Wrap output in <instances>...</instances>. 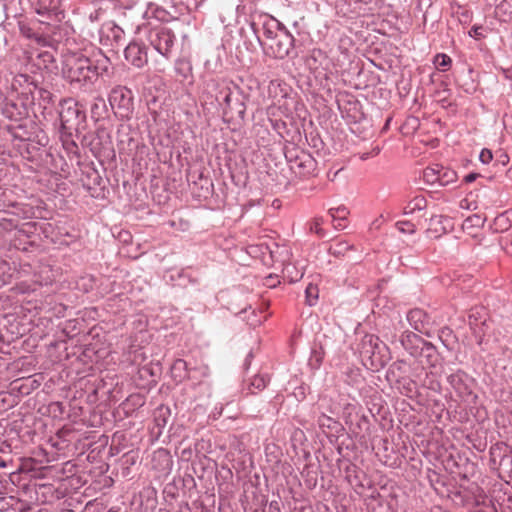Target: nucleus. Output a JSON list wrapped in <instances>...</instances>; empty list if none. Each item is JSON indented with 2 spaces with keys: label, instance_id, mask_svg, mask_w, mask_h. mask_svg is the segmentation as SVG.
<instances>
[{
  "label": "nucleus",
  "instance_id": "nucleus-15",
  "mask_svg": "<svg viewBox=\"0 0 512 512\" xmlns=\"http://www.w3.org/2000/svg\"><path fill=\"white\" fill-rule=\"evenodd\" d=\"M438 173H439V176H438L439 179H438L437 183H439L442 186L453 183L457 178V174L455 171L444 168V167H440V170Z\"/></svg>",
  "mask_w": 512,
  "mask_h": 512
},
{
  "label": "nucleus",
  "instance_id": "nucleus-27",
  "mask_svg": "<svg viewBox=\"0 0 512 512\" xmlns=\"http://www.w3.org/2000/svg\"><path fill=\"white\" fill-rule=\"evenodd\" d=\"M45 2L46 0H41V8L38 9L39 14L44 13L45 11H48L50 9L49 7L44 5Z\"/></svg>",
  "mask_w": 512,
  "mask_h": 512
},
{
  "label": "nucleus",
  "instance_id": "nucleus-19",
  "mask_svg": "<svg viewBox=\"0 0 512 512\" xmlns=\"http://www.w3.org/2000/svg\"><path fill=\"white\" fill-rule=\"evenodd\" d=\"M348 213L349 212H348L347 208L344 206L338 207V208H331L329 210V214L331 215V217L334 221L335 220L345 221Z\"/></svg>",
  "mask_w": 512,
  "mask_h": 512
},
{
  "label": "nucleus",
  "instance_id": "nucleus-6",
  "mask_svg": "<svg viewBox=\"0 0 512 512\" xmlns=\"http://www.w3.org/2000/svg\"><path fill=\"white\" fill-rule=\"evenodd\" d=\"M67 75L71 81H82L90 77L91 62L83 55H74L66 60Z\"/></svg>",
  "mask_w": 512,
  "mask_h": 512
},
{
  "label": "nucleus",
  "instance_id": "nucleus-17",
  "mask_svg": "<svg viewBox=\"0 0 512 512\" xmlns=\"http://www.w3.org/2000/svg\"><path fill=\"white\" fill-rule=\"evenodd\" d=\"M439 170H440V166L426 168L423 172V177H424L425 181H427L430 184L437 183V181L439 179V177H438Z\"/></svg>",
  "mask_w": 512,
  "mask_h": 512
},
{
  "label": "nucleus",
  "instance_id": "nucleus-12",
  "mask_svg": "<svg viewBox=\"0 0 512 512\" xmlns=\"http://www.w3.org/2000/svg\"><path fill=\"white\" fill-rule=\"evenodd\" d=\"M512 225V211H505L494 219L493 227L497 232L507 231Z\"/></svg>",
  "mask_w": 512,
  "mask_h": 512
},
{
  "label": "nucleus",
  "instance_id": "nucleus-11",
  "mask_svg": "<svg viewBox=\"0 0 512 512\" xmlns=\"http://www.w3.org/2000/svg\"><path fill=\"white\" fill-rule=\"evenodd\" d=\"M407 320L415 330L423 332L428 323V316L422 309H412L407 315Z\"/></svg>",
  "mask_w": 512,
  "mask_h": 512
},
{
  "label": "nucleus",
  "instance_id": "nucleus-1",
  "mask_svg": "<svg viewBox=\"0 0 512 512\" xmlns=\"http://www.w3.org/2000/svg\"><path fill=\"white\" fill-rule=\"evenodd\" d=\"M293 36L280 24H276V30L265 26L263 47L267 55L278 59H284L293 49Z\"/></svg>",
  "mask_w": 512,
  "mask_h": 512
},
{
  "label": "nucleus",
  "instance_id": "nucleus-34",
  "mask_svg": "<svg viewBox=\"0 0 512 512\" xmlns=\"http://www.w3.org/2000/svg\"><path fill=\"white\" fill-rule=\"evenodd\" d=\"M472 222V218H468L465 220L464 224H463V227L465 228L467 226L468 223H471Z\"/></svg>",
  "mask_w": 512,
  "mask_h": 512
},
{
  "label": "nucleus",
  "instance_id": "nucleus-21",
  "mask_svg": "<svg viewBox=\"0 0 512 512\" xmlns=\"http://www.w3.org/2000/svg\"><path fill=\"white\" fill-rule=\"evenodd\" d=\"M434 63L438 69L445 70L451 64V58L446 54H437Z\"/></svg>",
  "mask_w": 512,
  "mask_h": 512
},
{
  "label": "nucleus",
  "instance_id": "nucleus-14",
  "mask_svg": "<svg viewBox=\"0 0 512 512\" xmlns=\"http://www.w3.org/2000/svg\"><path fill=\"white\" fill-rule=\"evenodd\" d=\"M268 381L269 379L264 375H255L251 379L248 389L252 394H255L258 391H262L266 387Z\"/></svg>",
  "mask_w": 512,
  "mask_h": 512
},
{
  "label": "nucleus",
  "instance_id": "nucleus-8",
  "mask_svg": "<svg viewBox=\"0 0 512 512\" xmlns=\"http://www.w3.org/2000/svg\"><path fill=\"white\" fill-rule=\"evenodd\" d=\"M290 167L291 170L300 177H307L312 175L316 170V161L311 155L301 152L291 160Z\"/></svg>",
  "mask_w": 512,
  "mask_h": 512
},
{
  "label": "nucleus",
  "instance_id": "nucleus-5",
  "mask_svg": "<svg viewBox=\"0 0 512 512\" xmlns=\"http://www.w3.org/2000/svg\"><path fill=\"white\" fill-rule=\"evenodd\" d=\"M151 45L163 56L168 57L174 45L175 35L167 27H159L150 31Z\"/></svg>",
  "mask_w": 512,
  "mask_h": 512
},
{
  "label": "nucleus",
  "instance_id": "nucleus-25",
  "mask_svg": "<svg viewBox=\"0 0 512 512\" xmlns=\"http://www.w3.org/2000/svg\"><path fill=\"white\" fill-rule=\"evenodd\" d=\"M384 222H385L384 216L380 215L377 219H375L372 222L371 227L375 228V229H379Z\"/></svg>",
  "mask_w": 512,
  "mask_h": 512
},
{
  "label": "nucleus",
  "instance_id": "nucleus-18",
  "mask_svg": "<svg viewBox=\"0 0 512 512\" xmlns=\"http://www.w3.org/2000/svg\"><path fill=\"white\" fill-rule=\"evenodd\" d=\"M395 226L402 234H413L416 231V225L409 221H398Z\"/></svg>",
  "mask_w": 512,
  "mask_h": 512
},
{
  "label": "nucleus",
  "instance_id": "nucleus-3",
  "mask_svg": "<svg viewBox=\"0 0 512 512\" xmlns=\"http://www.w3.org/2000/svg\"><path fill=\"white\" fill-rule=\"evenodd\" d=\"M111 107L122 119H128L133 112V93L130 89L118 86L115 87L109 97Z\"/></svg>",
  "mask_w": 512,
  "mask_h": 512
},
{
  "label": "nucleus",
  "instance_id": "nucleus-10",
  "mask_svg": "<svg viewBox=\"0 0 512 512\" xmlns=\"http://www.w3.org/2000/svg\"><path fill=\"white\" fill-rule=\"evenodd\" d=\"M449 382L461 400L467 401L470 397H472V390L464 382L461 374L457 373L451 375L449 377Z\"/></svg>",
  "mask_w": 512,
  "mask_h": 512
},
{
  "label": "nucleus",
  "instance_id": "nucleus-28",
  "mask_svg": "<svg viewBox=\"0 0 512 512\" xmlns=\"http://www.w3.org/2000/svg\"><path fill=\"white\" fill-rule=\"evenodd\" d=\"M279 87H280L279 83L271 82L270 85H269V92H272L273 90H276Z\"/></svg>",
  "mask_w": 512,
  "mask_h": 512
},
{
  "label": "nucleus",
  "instance_id": "nucleus-13",
  "mask_svg": "<svg viewBox=\"0 0 512 512\" xmlns=\"http://www.w3.org/2000/svg\"><path fill=\"white\" fill-rule=\"evenodd\" d=\"M427 206V201L424 196H415L404 208L405 214H413L415 211H421Z\"/></svg>",
  "mask_w": 512,
  "mask_h": 512
},
{
  "label": "nucleus",
  "instance_id": "nucleus-32",
  "mask_svg": "<svg viewBox=\"0 0 512 512\" xmlns=\"http://www.w3.org/2000/svg\"><path fill=\"white\" fill-rule=\"evenodd\" d=\"M478 30H479V28H476V27H475V28H473V29L471 30V32H470V35H471V36H477V35H479Z\"/></svg>",
  "mask_w": 512,
  "mask_h": 512
},
{
  "label": "nucleus",
  "instance_id": "nucleus-30",
  "mask_svg": "<svg viewBox=\"0 0 512 512\" xmlns=\"http://www.w3.org/2000/svg\"><path fill=\"white\" fill-rule=\"evenodd\" d=\"M302 276H303V273H302V272L297 271V272H296V275H295V276H291V279H290V280H291V281H297L298 279L302 278Z\"/></svg>",
  "mask_w": 512,
  "mask_h": 512
},
{
  "label": "nucleus",
  "instance_id": "nucleus-7",
  "mask_svg": "<svg viewBox=\"0 0 512 512\" xmlns=\"http://www.w3.org/2000/svg\"><path fill=\"white\" fill-rule=\"evenodd\" d=\"M453 227L454 223L452 218L444 215H434L429 220L426 233L428 237L437 239L451 231Z\"/></svg>",
  "mask_w": 512,
  "mask_h": 512
},
{
  "label": "nucleus",
  "instance_id": "nucleus-22",
  "mask_svg": "<svg viewBox=\"0 0 512 512\" xmlns=\"http://www.w3.org/2000/svg\"><path fill=\"white\" fill-rule=\"evenodd\" d=\"M500 244L506 253L512 256V230L500 238Z\"/></svg>",
  "mask_w": 512,
  "mask_h": 512
},
{
  "label": "nucleus",
  "instance_id": "nucleus-16",
  "mask_svg": "<svg viewBox=\"0 0 512 512\" xmlns=\"http://www.w3.org/2000/svg\"><path fill=\"white\" fill-rule=\"evenodd\" d=\"M306 295V302L308 305L313 306L315 305L316 301L318 300L319 295V289L316 285L310 283L305 290Z\"/></svg>",
  "mask_w": 512,
  "mask_h": 512
},
{
  "label": "nucleus",
  "instance_id": "nucleus-29",
  "mask_svg": "<svg viewBox=\"0 0 512 512\" xmlns=\"http://www.w3.org/2000/svg\"><path fill=\"white\" fill-rule=\"evenodd\" d=\"M185 366V362L183 360H177L174 365H173V369L177 368V367H184Z\"/></svg>",
  "mask_w": 512,
  "mask_h": 512
},
{
  "label": "nucleus",
  "instance_id": "nucleus-31",
  "mask_svg": "<svg viewBox=\"0 0 512 512\" xmlns=\"http://www.w3.org/2000/svg\"><path fill=\"white\" fill-rule=\"evenodd\" d=\"M337 221H338V223H337V224H335V227H336V228H338V229H343V228H345V224H344V223H342L343 221H339V220H337Z\"/></svg>",
  "mask_w": 512,
  "mask_h": 512
},
{
  "label": "nucleus",
  "instance_id": "nucleus-20",
  "mask_svg": "<svg viewBox=\"0 0 512 512\" xmlns=\"http://www.w3.org/2000/svg\"><path fill=\"white\" fill-rule=\"evenodd\" d=\"M350 249L348 243L338 241L330 246L329 250L333 255H341Z\"/></svg>",
  "mask_w": 512,
  "mask_h": 512
},
{
  "label": "nucleus",
  "instance_id": "nucleus-9",
  "mask_svg": "<svg viewBox=\"0 0 512 512\" xmlns=\"http://www.w3.org/2000/svg\"><path fill=\"white\" fill-rule=\"evenodd\" d=\"M125 58L128 62L137 68L144 67L148 62L147 49L138 43H130L125 51Z\"/></svg>",
  "mask_w": 512,
  "mask_h": 512
},
{
  "label": "nucleus",
  "instance_id": "nucleus-36",
  "mask_svg": "<svg viewBox=\"0 0 512 512\" xmlns=\"http://www.w3.org/2000/svg\"><path fill=\"white\" fill-rule=\"evenodd\" d=\"M225 100L228 102L229 101V95L226 96Z\"/></svg>",
  "mask_w": 512,
  "mask_h": 512
},
{
  "label": "nucleus",
  "instance_id": "nucleus-33",
  "mask_svg": "<svg viewBox=\"0 0 512 512\" xmlns=\"http://www.w3.org/2000/svg\"><path fill=\"white\" fill-rule=\"evenodd\" d=\"M158 455L160 457L163 456V457H165L168 460V453L167 452H165V451H158Z\"/></svg>",
  "mask_w": 512,
  "mask_h": 512
},
{
  "label": "nucleus",
  "instance_id": "nucleus-2",
  "mask_svg": "<svg viewBox=\"0 0 512 512\" xmlns=\"http://www.w3.org/2000/svg\"><path fill=\"white\" fill-rule=\"evenodd\" d=\"M361 357L364 365L378 371L389 361L388 348L374 335H367L362 341Z\"/></svg>",
  "mask_w": 512,
  "mask_h": 512
},
{
  "label": "nucleus",
  "instance_id": "nucleus-24",
  "mask_svg": "<svg viewBox=\"0 0 512 512\" xmlns=\"http://www.w3.org/2000/svg\"><path fill=\"white\" fill-rule=\"evenodd\" d=\"M321 224H322V219L321 218H315L312 221L311 226H310L311 231L316 233V234H318V235H320V236L323 235Z\"/></svg>",
  "mask_w": 512,
  "mask_h": 512
},
{
  "label": "nucleus",
  "instance_id": "nucleus-23",
  "mask_svg": "<svg viewBox=\"0 0 512 512\" xmlns=\"http://www.w3.org/2000/svg\"><path fill=\"white\" fill-rule=\"evenodd\" d=\"M479 159L482 163L488 164L493 159L492 152L489 149H483L480 152Z\"/></svg>",
  "mask_w": 512,
  "mask_h": 512
},
{
  "label": "nucleus",
  "instance_id": "nucleus-26",
  "mask_svg": "<svg viewBox=\"0 0 512 512\" xmlns=\"http://www.w3.org/2000/svg\"><path fill=\"white\" fill-rule=\"evenodd\" d=\"M477 177H478V174H476V173H470V174H467V175L464 177V181H465L466 183H471V182L475 181Z\"/></svg>",
  "mask_w": 512,
  "mask_h": 512
},
{
  "label": "nucleus",
  "instance_id": "nucleus-4",
  "mask_svg": "<svg viewBox=\"0 0 512 512\" xmlns=\"http://www.w3.org/2000/svg\"><path fill=\"white\" fill-rule=\"evenodd\" d=\"M59 116L63 129H72L85 118L78 102L71 98L61 102Z\"/></svg>",
  "mask_w": 512,
  "mask_h": 512
},
{
  "label": "nucleus",
  "instance_id": "nucleus-35",
  "mask_svg": "<svg viewBox=\"0 0 512 512\" xmlns=\"http://www.w3.org/2000/svg\"><path fill=\"white\" fill-rule=\"evenodd\" d=\"M290 268H291L290 265H288V266L285 267L284 271L289 274L290 273Z\"/></svg>",
  "mask_w": 512,
  "mask_h": 512
}]
</instances>
